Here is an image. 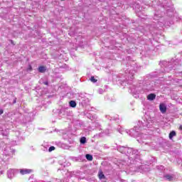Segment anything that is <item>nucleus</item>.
Wrapping results in <instances>:
<instances>
[{"label":"nucleus","instance_id":"nucleus-38","mask_svg":"<svg viewBox=\"0 0 182 182\" xmlns=\"http://www.w3.org/2000/svg\"><path fill=\"white\" fill-rule=\"evenodd\" d=\"M164 167L163 166H161V168H163Z\"/></svg>","mask_w":182,"mask_h":182},{"label":"nucleus","instance_id":"nucleus-35","mask_svg":"<svg viewBox=\"0 0 182 182\" xmlns=\"http://www.w3.org/2000/svg\"><path fill=\"white\" fill-rule=\"evenodd\" d=\"M107 119H110V118L109 117V116H107Z\"/></svg>","mask_w":182,"mask_h":182},{"label":"nucleus","instance_id":"nucleus-19","mask_svg":"<svg viewBox=\"0 0 182 182\" xmlns=\"http://www.w3.org/2000/svg\"><path fill=\"white\" fill-rule=\"evenodd\" d=\"M174 136H176V132L174 131L171 132L169 134L170 140H171Z\"/></svg>","mask_w":182,"mask_h":182},{"label":"nucleus","instance_id":"nucleus-5","mask_svg":"<svg viewBox=\"0 0 182 182\" xmlns=\"http://www.w3.org/2000/svg\"><path fill=\"white\" fill-rule=\"evenodd\" d=\"M159 110H160L161 113L164 114L167 112V107L164 104H161L159 105Z\"/></svg>","mask_w":182,"mask_h":182},{"label":"nucleus","instance_id":"nucleus-9","mask_svg":"<svg viewBox=\"0 0 182 182\" xmlns=\"http://www.w3.org/2000/svg\"><path fill=\"white\" fill-rule=\"evenodd\" d=\"M110 134V130L109 129H105L103 132H100L99 134L100 137H103V136H109Z\"/></svg>","mask_w":182,"mask_h":182},{"label":"nucleus","instance_id":"nucleus-30","mask_svg":"<svg viewBox=\"0 0 182 182\" xmlns=\"http://www.w3.org/2000/svg\"><path fill=\"white\" fill-rule=\"evenodd\" d=\"M121 182H126L125 180H120Z\"/></svg>","mask_w":182,"mask_h":182},{"label":"nucleus","instance_id":"nucleus-7","mask_svg":"<svg viewBox=\"0 0 182 182\" xmlns=\"http://www.w3.org/2000/svg\"><path fill=\"white\" fill-rule=\"evenodd\" d=\"M23 122L24 123H29L30 122H32V117H31V114H27L25 115Z\"/></svg>","mask_w":182,"mask_h":182},{"label":"nucleus","instance_id":"nucleus-17","mask_svg":"<svg viewBox=\"0 0 182 182\" xmlns=\"http://www.w3.org/2000/svg\"><path fill=\"white\" fill-rule=\"evenodd\" d=\"M80 141L81 144H85L86 137H85V136L81 137L80 139Z\"/></svg>","mask_w":182,"mask_h":182},{"label":"nucleus","instance_id":"nucleus-21","mask_svg":"<svg viewBox=\"0 0 182 182\" xmlns=\"http://www.w3.org/2000/svg\"><path fill=\"white\" fill-rule=\"evenodd\" d=\"M99 178L100 180H103V178H105V174H103V172H99Z\"/></svg>","mask_w":182,"mask_h":182},{"label":"nucleus","instance_id":"nucleus-33","mask_svg":"<svg viewBox=\"0 0 182 182\" xmlns=\"http://www.w3.org/2000/svg\"><path fill=\"white\" fill-rule=\"evenodd\" d=\"M118 132H119V133H122V131H120V129H119Z\"/></svg>","mask_w":182,"mask_h":182},{"label":"nucleus","instance_id":"nucleus-20","mask_svg":"<svg viewBox=\"0 0 182 182\" xmlns=\"http://www.w3.org/2000/svg\"><path fill=\"white\" fill-rule=\"evenodd\" d=\"M58 114H63V116H65L66 112H65L64 109H58Z\"/></svg>","mask_w":182,"mask_h":182},{"label":"nucleus","instance_id":"nucleus-39","mask_svg":"<svg viewBox=\"0 0 182 182\" xmlns=\"http://www.w3.org/2000/svg\"><path fill=\"white\" fill-rule=\"evenodd\" d=\"M109 120H112V118H111V119H109Z\"/></svg>","mask_w":182,"mask_h":182},{"label":"nucleus","instance_id":"nucleus-29","mask_svg":"<svg viewBox=\"0 0 182 182\" xmlns=\"http://www.w3.org/2000/svg\"><path fill=\"white\" fill-rule=\"evenodd\" d=\"M14 104L16 103V98H15V100L13 102Z\"/></svg>","mask_w":182,"mask_h":182},{"label":"nucleus","instance_id":"nucleus-14","mask_svg":"<svg viewBox=\"0 0 182 182\" xmlns=\"http://www.w3.org/2000/svg\"><path fill=\"white\" fill-rule=\"evenodd\" d=\"M38 72L40 73H45V72H46V67L45 66L38 67Z\"/></svg>","mask_w":182,"mask_h":182},{"label":"nucleus","instance_id":"nucleus-13","mask_svg":"<svg viewBox=\"0 0 182 182\" xmlns=\"http://www.w3.org/2000/svg\"><path fill=\"white\" fill-rule=\"evenodd\" d=\"M132 152H133V149L127 147L125 154L128 156H132Z\"/></svg>","mask_w":182,"mask_h":182},{"label":"nucleus","instance_id":"nucleus-12","mask_svg":"<svg viewBox=\"0 0 182 182\" xmlns=\"http://www.w3.org/2000/svg\"><path fill=\"white\" fill-rule=\"evenodd\" d=\"M14 176V169H10L7 171V177L8 178H13Z\"/></svg>","mask_w":182,"mask_h":182},{"label":"nucleus","instance_id":"nucleus-28","mask_svg":"<svg viewBox=\"0 0 182 182\" xmlns=\"http://www.w3.org/2000/svg\"><path fill=\"white\" fill-rule=\"evenodd\" d=\"M28 70H32V66L29 65Z\"/></svg>","mask_w":182,"mask_h":182},{"label":"nucleus","instance_id":"nucleus-32","mask_svg":"<svg viewBox=\"0 0 182 182\" xmlns=\"http://www.w3.org/2000/svg\"><path fill=\"white\" fill-rule=\"evenodd\" d=\"M11 42L12 45H14V41H11Z\"/></svg>","mask_w":182,"mask_h":182},{"label":"nucleus","instance_id":"nucleus-8","mask_svg":"<svg viewBox=\"0 0 182 182\" xmlns=\"http://www.w3.org/2000/svg\"><path fill=\"white\" fill-rule=\"evenodd\" d=\"M117 150H118V151H119V153H122V154H126L127 147H126V146H119L117 148Z\"/></svg>","mask_w":182,"mask_h":182},{"label":"nucleus","instance_id":"nucleus-11","mask_svg":"<svg viewBox=\"0 0 182 182\" xmlns=\"http://www.w3.org/2000/svg\"><path fill=\"white\" fill-rule=\"evenodd\" d=\"M20 173L23 176L25 175V174H31V173H32V170L31 169H21L20 171Z\"/></svg>","mask_w":182,"mask_h":182},{"label":"nucleus","instance_id":"nucleus-3","mask_svg":"<svg viewBox=\"0 0 182 182\" xmlns=\"http://www.w3.org/2000/svg\"><path fill=\"white\" fill-rule=\"evenodd\" d=\"M14 153H15V149L11 148L9 146H6L4 149V154L5 156H9L10 157H12V156H14Z\"/></svg>","mask_w":182,"mask_h":182},{"label":"nucleus","instance_id":"nucleus-15","mask_svg":"<svg viewBox=\"0 0 182 182\" xmlns=\"http://www.w3.org/2000/svg\"><path fill=\"white\" fill-rule=\"evenodd\" d=\"M147 99L148 100H154V99H156V95L154 94H149L147 96Z\"/></svg>","mask_w":182,"mask_h":182},{"label":"nucleus","instance_id":"nucleus-18","mask_svg":"<svg viewBox=\"0 0 182 182\" xmlns=\"http://www.w3.org/2000/svg\"><path fill=\"white\" fill-rule=\"evenodd\" d=\"M70 107H76V102L71 100L70 102Z\"/></svg>","mask_w":182,"mask_h":182},{"label":"nucleus","instance_id":"nucleus-36","mask_svg":"<svg viewBox=\"0 0 182 182\" xmlns=\"http://www.w3.org/2000/svg\"><path fill=\"white\" fill-rule=\"evenodd\" d=\"M180 129H182V126L180 127Z\"/></svg>","mask_w":182,"mask_h":182},{"label":"nucleus","instance_id":"nucleus-1","mask_svg":"<svg viewBox=\"0 0 182 182\" xmlns=\"http://www.w3.org/2000/svg\"><path fill=\"white\" fill-rule=\"evenodd\" d=\"M153 123H154V121H153L151 118L143 119V121H139L138 126L134 127V128L130 129L127 133L131 136V137H137V136H139V133L141 132V129L146 130L150 127Z\"/></svg>","mask_w":182,"mask_h":182},{"label":"nucleus","instance_id":"nucleus-24","mask_svg":"<svg viewBox=\"0 0 182 182\" xmlns=\"http://www.w3.org/2000/svg\"><path fill=\"white\" fill-rule=\"evenodd\" d=\"M53 150H55V146H52L48 149V151H53Z\"/></svg>","mask_w":182,"mask_h":182},{"label":"nucleus","instance_id":"nucleus-2","mask_svg":"<svg viewBox=\"0 0 182 182\" xmlns=\"http://www.w3.org/2000/svg\"><path fill=\"white\" fill-rule=\"evenodd\" d=\"M129 68H127L125 73H128V78L132 80L134 77V74L137 72V64L134 60H129L127 62Z\"/></svg>","mask_w":182,"mask_h":182},{"label":"nucleus","instance_id":"nucleus-4","mask_svg":"<svg viewBox=\"0 0 182 182\" xmlns=\"http://www.w3.org/2000/svg\"><path fill=\"white\" fill-rule=\"evenodd\" d=\"M164 178L168 181H174V175L173 174H165L164 175Z\"/></svg>","mask_w":182,"mask_h":182},{"label":"nucleus","instance_id":"nucleus-31","mask_svg":"<svg viewBox=\"0 0 182 182\" xmlns=\"http://www.w3.org/2000/svg\"><path fill=\"white\" fill-rule=\"evenodd\" d=\"M133 156V152H131V158Z\"/></svg>","mask_w":182,"mask_h":182},{"label":"nucleus","instance_id":"nucleus-34","mask_svg":"<svg viewBox=\"0 0 182 182\" xmlns=\"http://www.w3.org/2000/svg\"><path fill=\"white\" fill-rule=\"evenodd\" d=\"M148 90H151V88H150V87H149V88H148Z\"/></svg>","mask_w":182,"mask_h":182},{"label":"nucleus","instance_id":"nucleus-27","mask_svg":"<svg viewBox=\"0 0 182 182\" xmlns=\"http://www.w3.org/2000/svg\"><path fill=\"white\" fill-rule=\"evenodd\" d=\"M4 114V109H0V114Z\"/></svg>","mask_w":182,"mask_h":182},{"label":"nucleus","instance_id":"nucleus-26","mask_svg":"<svg viewBox=\"0 0 182 182\" xmlns=\"http://www.w3.org/2000/svg\"><path fill=\"white\" fill-rule=\"evenodd\" d=\"M154 19H156V20H157V14H154Z\"/></svg>","mask_w":182,"mask_h":182},{"label":"nucleus","instance_id":"nucleus-23","mask_svg":"<svg viewBox=\"0 0 182 182\" xmlns=\"http://www.w3.org/2000/svg\"><path fill=\"white\" fill-rule=\"evenodd\" d=\"M90 80L92 83H96V82H97V80L95 79L94 76L91 77Z\"/></svg>","mask_w":182,"mask_h":182},{"label":"nucleus","instance_id":"nucleus-22","mask_svg":"<svg viewBox=\"0 0 182 182\" xmlns=\"http://www.w3.org/2000/svg\"><path fill=\"white\" fill-rule=\"evenodd\" d=\"M40 83H43V85H46V86H48V85H49V82H48V80L43 81V79L40 80Z\"/></svg>","mask_w":182,"mask_h":182},{"label":"nucleus","instance_id":"nucleus-6","mask_svg":"<svg viewBox=\"0 0 182 182\" xmlns=\"http://www.w3.org/2000/svg\"><path fill=\"white\" fill-rule=\"evenodd\" d=\"M139 150L132 149V156L131 159H137L139 157Z\"/></svg>","mask_w":182,"mask_h":182},{"label":"nucleus","instance_id":"nucleus-16","mask_svg":"<svg viewBox=\"0 0 182 182\" xmlns=\"http://www.w3.org/2000/svg\"><path fill=\"white\" fill-rule=\"evenodd\" d=\"M85 159H87V160H88V161H92V160H93V156H92L89 154H87L85 155Z\"/></svg>","mask_w":182,"mask_h":182},{"label":"nucleus","instance_id":"nucleus-25","mask_svg":"<svg viewBox=\"0 0 182 182\" xmlns=\"http://www.w3.org/2000/svg\"><path fill=\"white\" fill-rule=\"evenodd\" d=\"M98 92L100 95H102L103 93V89H99Z\"/></svg>","mask_w":182,"mask_h":182},{"label":"nucleus","instance_id":"nucleus-37","mask_svg":"<svg viewBox=\"0 0 182 182\" xmlns=\"http://www.w3.org/2000/svg\"><path fill=\"white\" fill-rule=\"evenodd\" d=\"M161 16H158V18H160Z\"/></svg>","mask_w":182,"mask_h":182},{"label":"nucleus","instance_id":"nucleus-40","mask_svg":"<svg viewBox=\"0 0 182 182\" xmlns=\"http://www.w3.org/2000/svg\"><path fill=\"white\" fill-rule=\"evenodd\" d=\"M61 1H65V0H61Z\"/></svg>","mask_w":182,"mask_h":182},{"label":"nucleus","instance_id":"nucleus-10","mask_svg":"<svg viewBox=\"0 0 182 182\" xmlns=\"http://www.w3.org/2000/svg\"><path fill=\"white\" fill-rule=\"evenodd\" d=\"M166 15L168 16H169V18L173 17V16L174 15V9H168L166 11Z\"/></svg>","mask_w":182,"mask_h":182}]
</instances>
